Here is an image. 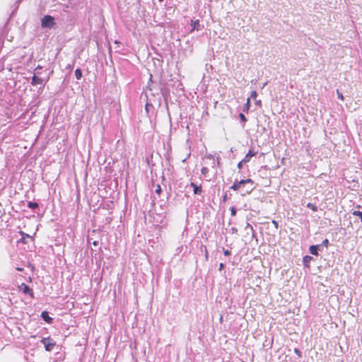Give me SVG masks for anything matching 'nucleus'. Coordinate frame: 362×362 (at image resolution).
<instances>
[{"label":"nucleus","mask_w":362,"mask_h":362,"mask_svg":"<svg viewBox=\"0 0 362 362\" xmlns=\"http://www.w3.org/2000/svg\"><path fill=\"white\" fill-rule=\"evenodd\" d=\"M239 117H240V120L243 122H245L247 121V118L243 113H240L239 115Z\"/></svg>","instance_id":"4be33fe9"},{"label":"nucleus","mask_w":362,"mask_h":362,"mask_svg":"<svg viewBox=\"0 0 362 362\" xmlns=\"http://www.w3.org/2000/svg\"><path fill=\"white\" fill-rule=\"evenodd\" d=\"M323 243V245H324L325 246L327 247L328 243H329V241H328V240H327V239H325V240H323V243Z\"/></svg>","instance_id":"a878e982"},{"label":"nucleus","mask_w":362,"mask_h":362,"mask_svg":"<svg viewBox=\"0 0 362 362\" xmlns=\"http://www.w3.org/2000/svg\"><path fill=\"white\" fill-rule=\"evenodd\" d=\"M352 214L355 216H358L362 221V212L359 211H354L352 212Z\"/></svg>","instance_id":"dca6fc26"},{"label":"nucleus","mask_w":362,"mask_h":362,"mask_svg":"<svg viewBox=\"0 0 362 362\" xmlns=\"http://www.w3.org/2000/svg\"><path fill=\"white\" fill-rule=\"evenodd\" d=\"M201 172L203 175H206L209 172V169L206 167H203L201 170Z\"/></svg>","instance_id":"aec40b11"},{"label":"nucleus","mask_w":362,"mask_h":362,"mask_svg":"<svg viewBox=\"0 0 362 362\" xmlns=\"http://www.w3.org/2000/svg\"><path fill=\"white\" fill-rule=\"evenodd\" d=\"M312 259H313L312 257L308 256V255L305 256L303 259L304 266L306 267H310L309 264Z\"/></svg>","instance_id":"9d476101"},{"label":"nucleus","mask_w":362,"mask_h":362,"mask_svg":"<svg viewBox=\"0 0 362 362\" xmlns=\"http://www.w3.org/2000/svg\"><path fill=\"white\" fill-rule=\"evenodd\" d=\"M28 206L30 209H36L38 207V204L36 202H29L28 204Z\"/></svg>","instance_id":"4468645a"},{"label":"nucleus","mask_w":362,"mask_h":362,"mask_svg":"<svg viewBox=\"0 0 362 362\" xmlns=\"http://www.w3.org/2000/svg\"><path fill=\"white\" fill-rule=\"evenodd\" d=\"M223 253L225 255L228 256V255H230V252L228 250H225L223 251Z\"/></svg>","instance_id":"393cba45"},{"label":"nucleus","mask_w":362,"mask_h":362,"mask_svg":"<svg viewBox=\"0 0 362 362\" xmlns=\"http://www.w3.org/2000/svg\"><path fill=\"white\" fill-rule=\"evenodd\" d=\"M243 163H244V162L243 161V160H242L240 162H239V163H238V168H240H240H242V166H243Z\"/></svg>","instance_id":"bb28decb"},{"label":"nucleus","mask_w":362,"mask_h":362,"mask_svg":"<svg viewBox=\"0 0 362 362\" xmlns=\"http://www.w3.org/2000/svg\"><path fill=\"white\" fill-rule=\"evenodd\" d=\"M93 245L94 246H97V245H98V242H97V241H94V242L93 243Z\"/></svg>","instance_id":"473e14b6"},{"label":"nucleus","mask_w":362,"mask_h":362,"mask_svg":"<svg viewBox=\"0 0 362 362\" xmlns=\"http://www.w3.org/2000/svg\"><path fill=\"white\" fill-rule=\"evenodd\" d=\"M253 183L254 181L250 178L246 180H242L240 181H235L230 187V189H232L233 191H239L242 185H244L245 184H250L251 186H252ZM253 187H250L248 189L246 190V193L250 194L253 190Z\"/></svg>","instance_id":"f257e3e1"},{"label":"nucleus","mask_w":362,"mask_h":362,"mask_svg":"<svg viewBox=\"0 0 362 362\" xmlns=\"http://www.w3.org/2000/svg\"><path fill=\"white\" fill-rule=\"evenodd\" d=\"M19 288L23 291V293L29 294L32 298H34V293L33 290L27 284L22 283L19 286Z\"/></svg>","instance_id":"20e7f679"},{"label":"nucleus","mask_w":362,"mask_h":362,"mask_svg":"<svg viewBox=\"0 0 362 362\" xmlns=\"http://www.w3.org/2000/svg\"><path fill=\"white\" fill-rule=\"evenodd\" d=\"M161 192H162V189H161V187L160 185H157L156 186V192L160 195L161 194Z\"/></svg>","instance_id":"a211bd4d"},{"label":"nucleus","mask_w":362,"mask_h":362,"mask_svg":"<svg viewBox=\"0 0 362 362\" xmlns=\"http://www.w3.org/2000/svg\"><path fill=\"white\" fill-rule=\"evenodd\" d=\"M29 267H30V269H31L32 270H34V269H35V267H34L33 265H32V264H29Z\"/></svg>","instance_id":"2f4dec72"},{"label":"nucleus","mask_w":362,"mask_h":362,"mask_svg":"<svg viewBox=\"0 0 362 362\" xmlns=\"http://www.w3.org/2000/svg\"><path fill=\"white\" fill-rule=\"evenodd\" d=\"M41 342L44 344L45 350L50 351L56 345L55 341L50 337L42 338Z\"/></svg>","instance_id":"7ed1b4c3"},{"label":"nucleus","mask_w":362,"mask_h":362,"mask_svg":"<svg viewBox=\"0 0 362 362\" xmlns=\"http://www.w3.org/2000/svg\"><path fill=\"white\" fill-rule=\"evenodd\" d=\"M356 208L359 209H361V205H357V206H356Z\"/></svg>","instance_id":"72a5a7b5"},{"label":"nucleus","mask_w":362,"mask_h":362,"mask_svg":"<svg viewBox=\"0 0 362 362\" xmlns=\"http://www.w3.org/2000/svg\"><path fill=\"white\" fill-rule=\"evenodd\" d=\"M39 74V72H35L34 74V76H33L32 78V81H31V84L33 86H36V85H41L43 83V79L38 77L36 74Z\"/></svg>","instance_id":"39448f33"},{"label":"nucleus","mask_w":362,"mask_h":362,"mask_svg":"<svg viewBox=\"0 0 362 362\" xmlns=\"http://www.w3.org/2000/svg\"><path fill=\"white\" fill-rule=\"evenodd\" d=\"M307 207L313 211L314 212H316L317 211V207L315 204H312V203H308L307 204Z\"/></svg>","instance_id":"f8f14e48"},{"label":"nucleus","mask_w":362,"mask_h":362,"mask_svg":"<svg viewBox=\"0 0 362 362\" xmlns=\"http://www.w3.org/2000/svg\"><path fill=\"white\" fill-rule=\"evenodd\" d=\"M199 26V20H196V21L192 20L191 21V27H192L191 32H193L195 30H198Z\"/></svg>","instance_id":"1a4fd4ad"},{"label":"nucleus","mask_w":362,"mask_h":362,"mask_svg":"<svg viewBox=\"0 0 362 362\" xmlns=\"http://www.w3.org/2000/svg\"><path fill=\"white\" fill-rule=\"evenodd\" d=\"M294 352H295V354H296L299 358H300V357L302 356L301 351H300L298 349L295 348V349H294Z\"/></svg>","instance_id":"412c9836"},{"label":"nucleus","mask_w":362,"mask_h":362,"mask_svg":"<svg viewBox=\"0 0 362 362\" xmlns=\"http://www.w3.org/2000/svg\"><path fill=\"white\" fill-rule=\"evenodd\" d=\"M257 95V93L255 90L252 91L250 94V98H255Z\"/></svg>","instance_id":"5701e85b"},{"label":"nucleus","mask_w":362,"mask_h":362,"mask_svg":"<svg viewBox=\"0 0 362 362\" xmlns=\"http://www.w3.org/2000/svg\"><path fill=\"white\" fill-rule=\"evenodd\" d=\"M42 318L47 323H52L53 319L49 317L47 311H43L41 314Z\"/></svg>","instance_id":"0eeeda50"},{"label":"nucleus","mask_w":362,"mask_h":362,"mask_svg":"<svg viewBox=\"0 0 362 362\" xmlns=\"http://www.w3.org/2000/svg\"><path fill=\"white\" fill-rule=\"evenodd\" d=\"M337 94L338 96V98L340 99L341 101L344 100V98L343 96V94L339 91V90H337Z\"/></svg>","instance_id":"6ab92c4d"},{"label":"nucleus","mask_w":362,"mask_h":362,"mask_svg":"<svg viewBox=\"0 0 362 362\" xmlns=\"http://www.w3.org/2000/svg\"><path fill=\"white\" fill-rule=\"evenodd\" d=\"M310 252L313 255H318V246L317 245H311L309 248Z\"/></svg>","instance_id":"9b49d317"},{"label":"nucleus","mask_w":362,"mask_h":362,"mask_svg":"<svg viewBox=\"0 0 362 362\" xmlns=\"http://www.w3.org/2000/svg\"><path fill=\"white\" fill-rule=\"evenodd\" d=\"M42 67L41 66L38 65V66L36 67V69H35V72H36V71H37V69H42Z\"/></svg>","instance_id":"c756f323"},{"label":"nucleus","mask_w":362,"mask_h":362,"mask_svg":"<svg viewBox=\"0 0 362 362\" xmlns=\"http://www.w3.org/2000/svg\"><path fill=\"white\" fill-rule=\"evenodd\" d=\"M223 267H224V264L223 263H221L219 264V270L220 271L222 270L223 269Z\"/></svg>","instance_id":"cd10ccee"},{"label":"nucleus","mask_w":362,"mask_h":362,"mask_svg":"<svg viewBox=\"0 0 362 362\" xmlns=\"http://www.w3.org/2000/svg\"><path fill=\"white\" fill-rule=\"evenodd\" d=\"M16 269L17 271H20V272H21V271H23V268H21V267H16Z\"/></svg>","instance_id":"7c9ffc66"},{"label":"nucleus","mask_w":362,"mask_h":362,"mask_svg":"<svg viewBox=\"0 0 362 362\" xmlns=\"http://www.w3.org/2000/svg\"><path fill=\"white\" fill-rule=\"evenodd\" d=\"M250 106V98H248L247 99L246 103L244 105L243 111H246L247 112L249 110Z\"/></svg>","instance_id":"2eb2a0df"},{"label":"nucleus","mask_w":362,"mask_h":362,"mask_svg":"<svg viewBox=\"0 0 362 362\" xmlns=\"http://www.w3.org/2000/svg\"><path fill=\"white\" fill-rule=\"evenodd\" d=\"M191 187H193L194 193L195 194H201L202 192V189L201 186H197L195 183L191 182L190 184Z\"/></svg>","instance_id":"6e6552de"},{"label":"nucleus","mask_w":362,"mask_h":362,"mask_svg":"<svg viewBox=\"0 0 362 362\" xmlns=\"http://www.w3.org/2000/svg\"><path fill=\"white\" fill-rule=\"evenodd\" d=\"M54 18L49 16L46 15L41 19V25L43 28H51L54 24Z\"/></svg>","instance_id":"f03ea898"},{"label":"nucleus","mask_w":362,"mask_h":362,"mask_svg":"<svg viewBox=\"0 0 362 362\" xmlns=\"http://www.w3.org/2000/svg\"><path fill=\"white\" fill-rule=\"evenodd\" d=\"M19 241L23 243H26L25 237H23Z\"/></svg>","instance_id":"c85d7f7f"},{"label":"nucleus","mask_w":362,"mask_h":362,"mask_svg":"<svg viewBox=\"0 0 362 362\" xmlns=\"http://www.w3.org/2000/svg\"><path fill=\"white\" fill-rule=\"evenodd\" d=\"M230 211L232 216H235L236 215V209L235 206L230 207Z\"/></svg>","instance_id":"f3484780"},{"label":"nucleus","mask_w":362,"mask_h":362,"mask_svg":"<svg viewBox=\"0 0 362 362\" xmlns=\"http://www.w3.org/2000/svg\"><path fill=\"white\" fill-rule=\"evenodd\" d=\"M272 224L274 225V226L277 229L279 228V224L277 223V221L273 220L272 221Z\"/></svg>","instance_id":"b1692460"},{"label":"nucleus","mask_w":362,"mask_h":362,"mask_svg":"<svg viewBox=\"0 0 362 362\" xmlns=\"http://www.w3.org/2000/svg\"><path fill=\"white\" fill-rule=\"evenodd\" d=\"M257 154V151H255L254 149H250L248 153L245 155L244 158L243 159V161L244 163H247L250 161V158L252 156H255Z\"/></svg>","instance_id":"423d86ee"},{"label":"nucleus","mask_w":362,"mask_h":362,"mask_svg":"<svg viewBox=\"0 0 362 362\" xmlns=\"http://www.w3.org/2000/svg\"><path fill=\"white\" fill-rule=\"evenodd\" d=\"M75 76L76 79L79 80L82 77V71L80 69H76L75 71Z\"/></svg>","instance_id":"ddd939ff"}]
</instances>
